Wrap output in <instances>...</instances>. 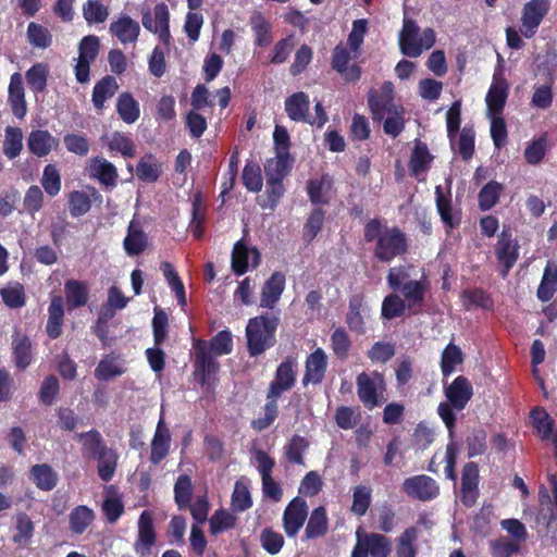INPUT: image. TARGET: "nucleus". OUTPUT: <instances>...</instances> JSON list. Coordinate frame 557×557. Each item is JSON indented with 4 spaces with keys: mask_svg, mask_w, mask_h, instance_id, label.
<instances>
[{
    "mask_svg": "<svg viewBox=\"0 0 557 557\" xmlns=\"http://www.w3.org/2000/svg\"><path fill=\"white\" fill-rule=\"evenodd\" d=\"M508 97V85L505 79L495 81L486 94L488 115H502Z\"/></svg>",
    "mask_w": 557,
    "mask_h": 557,
    "instance_id": "obj_32",
    "label": "nucleus"
},
{
    "mask_svg": "<svg viewBox=\"0 0 557 557\" xmlns=\"http://www.w3.org/2000/svg\"><path fill=\"white\" fill-rule=\"evenodd\" d=\"M23 150V132L17 126H7L4 129V139L2 151L9 159L17 158Z\"/></svg>",
    "mask_w": 557,
    "mask_h": 557,
    "instance_id": "obj_49",
    "label": "nucleus"
},
{
    "mask_svg": "<svg viewBox=\"0 0 557 557\" xmlns=\"http://www.w3.org/2000/svg\"><path fill=\"white\" fill-rule=\"evenodd\" d=\"M94 520V510L85 505H79L75 507L69 516L70 530L74 534L81 535L88 529Z\"/></svg>",
    "mask_w": 557,
    "mask_h": 557,
    "instance_id": "obj_48",
    "label": "nucleus"
},
{
    "mask_svg": "<svg viewBox=\"0 0 557 557\" xmlns=\"http://www.w3.org/2000/svg\"><path fill=\"white\" fill-rule=\"evenodd\" d=\"M119 90V84L114 76L106 75L99 79L92 89L91 101L97 111H102L107 100L111 99Z\"/></svg>",
    "mask_w": 557,
    "mask_h": 557,
    "instance_id": "obj_36",
    "label": "nucleus"
},
{
    "mask_svg": "<svg viewBox=\"0 0 557 557\" xmlns=\"http://www.w3.org/2000/svg\"><path fill=\"white\" fill-rule=\"evenodd\" d=\"M308 517L307 502L296 496L285 507L283 512V529L288 537H295L304 527Z\"/></svg>",
    "mask_w": 557,
    "mask_h": 557,
    "instance_id": "obj_13",
    "label": "nucleus"
},
{
    "mask_svg": "<svg viewBox=\"0 0 557 557\" xmlns=\"http://www.w3.org/2000/svg\"><path fill=\"white\" fill-rule=\"evenodd\" d=\"M49 69L46 63H36L25 73L28 87L34 94H41L47 88Z\"/></svg>",
    "mask_w": 557,
    "mask_h": 557,
    "instance_id": "obj_51",
    "label": "nucleus"
},
{
    "mask_svg": "<svg viewBox=\"0 0 557 557\" xmlns=\"http://www.w3.org/2000/svg\"><path fill=\"white\" fill-rule=\"evenodd\" d=\"M89 194L83 190H74L69 195V210L73 218L86 214L91 208V197L101 199V195L95 187H88Z\"/></svg>",
    "mask_w": 557,
    "mask_h": 557,
    "instance_id": "obj_35",
    "label": "nucleus"
},
{
    "mask_svg": "<svg viewBox=\"0 0 557 557\" xmlns=\"http://www.w3.org/2000/svg\"><path fill=\"white\" fill-rule=\"evenodd\" d=\"M78 437L83 441V451L98 461L99 478L104 482L112 480L117 466L115 450L104 444L101 434L97 430L81 433Z\"/></svg>",
    "mask_w": 557,
    "mask_h": 557,
    "instance_id": "obj_4",
    "label": "nucleus"
},
{
    "mask_svg": "<svg viewBox=\"0 0 557 557\" xmlns=\"http://www.w3.org/2000/svg\"><path fill=\"white\" fill-rule=\"evenodd\" d=\"M357 395L366 408L372 410L381 404L380 395L385 391L384 374L374 370L370 374L361 372L357 375Z\"/></svg>",
    "mask_w": 557,
    "mask_h": 557,
    "instance_id": "obj_7",
    "label": "nucleus"
},
{
    "mask_svg": "<svg viewBox=\"0 0 557 557\" xmlns=\"http://www.w3.org/2000/svg\"><path fill=\"white\" fill-rule=\"evenodd\" d=\"M368 104L374 120L381 121L385 113L392 111L399 106L394 103V85L392 82H384L380 91L370 89L368 95Z\"/></svg>",
    "mask_w": 557,
    "mask_h": 557,
    "instance_id": "obj_15",
    "label": "nucleus"
},
{
    "mask_svg": "<svg viewBox=\"0 0 557 557\" xmlns=\"http://www.w3.org/2000/svg\"><path fill=\"white\" fill-rule=\"evenodd\" d=\"M194 379L200 386H209L220 369V363L216 357L208 350L207 341L198 339L194 344Z\"/></svg>",
    "mask_w": 557,
    "mask_h": 557,
    "instance_id": "obj_8",
    "label": "nucleus"
},
{
    "mask_svg": "<svg viewBox=\"0 0 557 557\" xmlns=\"http://www.w3.org/2000/svg\"><path fill=\"white\" fill-rule=\"evenodd\" d=\"M12 361L18 371H25L33 362V343L30 338L18 332L12 336Z\"/></svg>",
    "mask_w": 557,
    "mask_h": 557,
    "instance_id": "obj_23",
    "label": "nucleus"
},
{
    "mask_svg": "<svg viewBox=\"0 0 557 557\" xmlns=\"http://www.w3.org/2000/svg\"><path fill=\"white\" fill-rule=\"evenodd\" d=\"M169 20V9L164 2H160L153 8V17L150 12H146L143 15L141 22L147 30L158 34L159 39L169 45L171 38Z\"/></svg>",
    "mask_w": 557,
    "mask_h": 557,
    "instance_id": "obj_18",
    "label": "nucleus"
},
{
    "mask_svg": "<svg viewBox=\"0 0 557 557\" xmlns=\"http://www.w3.org/2000/svg\"><path fill=\"white\" fill-rule=\"evenodd\" d=\"M309 441L300 435H293L284 446V454L292 463L304 465V453L309 448Z\"/></svg>",
    "mask_w": 557,
    "mask_h": 557,
    "instance_id": "obj_60",
    "label": "nucleus"
},
{
    "mask_svg": "<svg viewBox=\"0 0 557 557\" xmlns=\"http://www.w3.org/2000/svg\"><path fill=\"white\" fill-rule=\"evenodd\" d=\"M532 426L541 435L542 438H549L553 433L554 421L542 407H535L530 412Z\"/></svg>",
    "mask_w": 557,
    "mask_h": 557,
    "instance_id": "obj_61",
    "label": "nucleus"
},
{
    "mask_svg": "<svg viewBox=\"0 0 557 557\" xmlns=\"http://www.w3.org/2000/svg\"><path fill=\"white\" fill-rule=\"evenodd\" d=\"M324 220L325 212L323 209L317 207L310 212L302 228V239L307 244H310L322 231Z\"/></svg>",
    "mask_w": 557,
    "mask_h": 557,
    "instance_id": "obj_57",
    "label": "nucleus"
},
{
    "mask_svg": "<svg viewBox=\"0 0 557 557\" xmlns=\"http://www.w3.org/2000/svg\"><path fill=\"white\" fill-rule=\"evenodd\" d=\"M116 111L121 120L127 124L135 123L140 115L138 101L127 91L120 94L117 97Z\"/></svg>",
    "mask_w": 557,
    "mask_h": 557,
    "instance_id": "obj_46",
    "label": "nucleus"
},
{
    "mask_svg": "<svg viewBox=\"0 0 557 557\" xmlns=\"http://www.w3.org/2000/svg\"><path fill=\"white\" fill-rule=\"evenodd\" d=\"M418 529L409 527L396 540V557H417Z\"/></svg>",
    "mask_w": 557,
    "mask_h": 557,
    "instance_id": "obj_50",
    "label": "nucleus"
},
{
    "mask_svg": "<svg viewBox=\"0 0 557 557\" xmlns=\"http://www.w3.org/2000/svg\"><path fill=\"white\" fill-rule=\"evenodd\" d=\"M163 276L170 286L171 290L175 294L178 305L184 309L187 306L186 290L183 281L172 263L164 261L161 263Z\"/></svg>",
    "mask_w": 557,
    "mask_h": 557,
    "instance_id": "obj_47",
    "label": "nucleus"
},
{
    "mask_svg": "<svg viewBox=\"0 0 557 557\" xmlns=\"http://www.w3.org/2000/svg\"><path fill=\"white\" fill-rule=\"evenodd\" d=\"M29 479L44 492L52 491L59 481L57 471L48 463H37L29 469Z\"/></svg>",
    "mask_w": 557,
    "mask_h": 557,
    "instance_id": "obj_31",
    "label": "nucleus"
},
{
    "mask_svg": "<svg viewBox=\"0 0 557 557\" xmlns=\"http://www.w3.org/2000/svg\"><path fill=\"white\" fill-rule=\"evenodd\" d=\"M430 288V283L426 280L424 273L421 274L419 280L408 282L400 292L404 296V300L408 305V309L421 308L425 300V294Z\"/></svg>",
    "mask_w": 557,
    "mask_h": 557,
    "instance_id": "obj_27",
    "label": "nucleus"
},
{
    "mask_svg": "<svg viewBox=\"0 0 557 557\" xmlns=\"http://www.w3.org/2000/svg\"><path fill=\"white\" fill-rule=\"evenodd\" d=\"M59 145V139L47 129L32 131L27 137L29 152L38 158L48 156Z\"/></svg>",
    "mask_w": 557,
    "mask_h": 557,
    "instance_id": "obj_26",
    "label": "nucleus"
},
{
    "mask_svg": "<svg viewBox=\"0 0 557 557\" xmlns=\"http://www.w3.org/2000/svg\"><path fill=\"white\" fill-rule=\"evenodd\" d=\"M294 159L290 154L275 153L264 165L265 177L283 180L292 169Z\"/></svg>",
    "mask_w": 557,
    "mask_h": 557,
    "instance_id": "obj_53",
    "label": "nucleus"
},
{
    "mask_svg": "<svg viewBox=\"0 0 557 557\" xmlns=\"http://www.w3.org/2000/svg\"><path fill=\"white\" fill-rule=\"evenodd\" d=\"M401 488L408 497L420 502L433 500L441 492L438 483L426 474L405 479Z\"/></svg>",
    "mask_w": 557,
    "mask_h": 557,
    "instance_id": "obj_9",
    "label": "nucleus"
},
{
    "mask_svg": "<svg viewBox=\"0 0 557 557\" xmlns=\"http://www.w3.org/2000/svg\"><path fill=\"white\" fill-rule=\"evenodd\" d=\"M445 396L456 410H463L473 396L472 384L468 377L459 375L445 388Z\"/></svg>",
    "mask_w": 557,
    "mask_h": 557,
    "instance_id": "obj_22",
    "label": "nucleus"
},
{
    "mask_svg": "<svg viewBox=\"0 0 557 557\" xmlns=\"http://www.w3.org/2000/svg\"><path fill=\"white\" fill-rule=\"evenodd\" d=\"M26 36L29 45L37 49H47L52 45L51 32L36 22H30L27 26Z\"/></svg>",
    "mask_w": 557,
    "mask_h": 557,
    "instance_id": "obj_55",
    "label": "nucleus"
},
{
    "mask_svg": "<svg viewBox=\"0 0 557 557\" xmlns=\"http://www.w3.org/2000/svg\"><path fill=\"white\" fill-rule=\"evenodd\" d=\"M90 174L106 187H114L119 178L116 168L110 161L100 157L91 160Z\"/></svg>",
    "mask_w": 557,
    "mask_h": 557,
    "instance_id": "obj_40",
    "label": "nucleus"
},
{
    "mask_svg": "<svg viewBox=\"0 0 557 557\" xmlns=\"http://www.w3.org/2000/svg\"><path fill=\"white\" fill-rule=\"evenodd\" d=\"M109 30L120 42L127 45L137 41L140 26L131 16L122 15L110 24Z\"/></svg>",
    "mask_w": 557,
    "mask_h": 557,
    "instance_id": "obj_28",
    "label": "nucleus"
},
{
    "mask_svg": "<svg viewBox=\"0 0 557 557\" xmlns=\"http://www.w3.org/2000/svg\"><path fill=\"white\" fill-rule=\"evenodd\" d=\"M435 202L440 218L446 227V233L449 234L459 226L461 220L459 214L454 215L451 199L444 195L442 186L435 187Z\"/></svg>",
    "mask_w": 557,
    "mask_h": 557,
    "instance_id": "obj_33",
    "label": "nucleus"
},
{
    "mask_svg": "<svg viewBox=\"0 0 557 557\" xmlns=\"http://www.w3.org/2000/svg\"><path fill=\"white\" fill-rule=\"evenodd\" d=\"M193 482L188 474H181L174 483V502L180 510L190 507L193 496Z\"/></svg>",
    "mask_w": 557,
    "mask_h": 557,
    "instance_id": "obj_52",
    "label": "nucleus"
},
{
    "mask_svg": "<svg viewBox=\"0 0 557 557\" xmlns=\"http://www.w3.org/2000/svg\"><path fill=\"white\" fill-rule=\"evenodd\" d=\"M157 541V534L153 527L152 515L144 510L138 519V535L134 544V549L139 557H148L152 553V547Z\"/></svg>",
    "mask_w": 557,
    "mask_h": 557,
    "instance_id": "obj_19",
    "label": "nucleus"
},
{
    "mask_svg": "<svg viewBox=\"0 0 557 557\" xmlns=\"http://www.w3.org/2000/svg\"><path fill=\"white\" fill-rule=\"evenodd\" d=\"M364 302L362 294H355L349 298L348 312L346 314V324L349 330L357 334L366 333V325L361 315V309Z\"/></svg>",
    "mask_w": 557,
    "mask_h": 557,
    "instance_id": "obj_43",
    "label": "nucleus"
},
{
    "mask_svg": "<svg viewBox=\"0 0 557 557\" xmlns=\"http://www.w3.org/2000/svg\"><path fill=\"white\" fill-rule=\"evenodd\" d=\"M148 245V238L141 230L139 223L131 221L127 227V234L123 240V247L128 256H138L145 251Z\"/></svg>",
    "mask_w": 557,
    "mask_h": 557,
    "instance_id": "obj_39",
    "label": "nucleus"
},
{
    "mask_svg": "<svg viewBox=\"0 0 557 557\" xmlns=\"http://www.w3.org/2000/svg\"><path fill=\"white\" fill-rule=\"evenodd\" d=\"M8 103L13 115L18 120H24L27 114V102L25 98L23 77L18 72L13 73L10 77Z\"/></svg>",
    "mask_w": 557,
    "mask_h": 557,
    "instance_id": "obj_21",
    "label": "nucleus"
},
{
    "mask_svg": "<svg viewBox=\"0 0 557 557\" xmlns=\"http://www.w3.org/2000/svg\"><path fill=\"white\" fill-rule=\"evenodd\" d=\"M550 9L549 0H530L522 9L520 32L525 38H532Z\"/></svg>",
    "mask_w": 557,
    "mask_h": 557,
    "instance_id": "obj_11",
    "label": "nucleus"
},
{
    "mask_svg": "<svg viewBox=\"0 0 557 557\" xmlns=\"http://www.w3.org/2000/svg\"><path fill=\"white\" fill-rule=\"evenodd\" d=\"M479 466L474 461H469L463 465L461 470V487H460V502L467 507L471 508L475 505L479 495L480 483Z\"/></svg>",
    "mask_w": 557,
    "mask_h": 557,
    "instance_id": "obj_14",
    "label": "nucleus"
},
{
    "mask_svg": "<svg viewBox=\"0 0 557 557\" xmlns=\"http://www.w3.org/2000/svg\"><path fill=\"white\" fill-rule=\"evenodd\" d=\"M363 237L367 243L375 242L374 257L388 263L397 257L406 255L409 250V240L406 233L398 226L383 225L377 218L364 224Z\"/></svg>",
    "mask_w": 557,
    "mask_h": 557,
    "instance_id": "obj_1",
    "label": "nucleus"
},
{
    "mask_svg": "<svg viewBox=\"0 0 557 557\" xmlns=\"http://www.w3.org/2000/svg\"><path fill=\"white\" fill-rule=\"evenodd\" d=\"M255 461L262 480V491L265 497L280 502L283 491L280 484L272 478V470L275 466L274 459L262 449L253 451Z\"/></svg>",
    "mask_w": 557,
    "mask_h": 557,
    "instance_id": "obj_10",
    "label": "nucleus"
},
{
    "mask_svg": "<svg viewBox=\"0 0 557 557\" xmlns=\"http://www.w3.org/2000/svg\"><path fill=\"white\" fill-rule=\"evenodd\" d=\"M285 283L286 278L282 272H273L261 288L260 307L273 309L285 289Z\"/></svg>",
    "mask_w": 557,
    "mask_h": 557,
    "instance_id": "obj_25",
    "label": "nucleus"
},
{
    "mask_svg": "<svg viewBox=\"0 0 557 557\" xmlns=\"http://www.w3.org/2000/svg\"><path fill=\"white\" fill-rule=\"evenodd\" d=\"M252 44L256 48L265 49L271 46L274 39L273 24L269 16L260 11H252L249 16Z\"/></svg>",
    "mask_w": 557,
    "mask_h": 557,
    "instance_id": "obj_17",
    "label": "nucleus"
},
{
    "mask_svg": "<svg viewBox=\"0 0 557 557\" xmlns=\"http://www.w3.org/2000/svg\"><path fill=\"white\" fill-rule=\"evenodd\" d=\"M557 292V264L548 261L536 290V296L542 302L549 301Z\"/></svg>",
    "mask_w": 557,
    "mask_h": 557,
    "instance_id": "obj_44",
    "label": "nucleus"
},
{
    "mask_svg": "<svg viewBox=\"0 0 557 557\" xmlns=\"http://www.w3.org/2000/svg\"><path fill=\"white\" fill-rule=\"evenodd\" d=\"M433 159L434 157L430 153L426 144L418 140L409 159L410 175L419 178L422 173L431 168Z\"/></svg>",
    "mask_w": 557,
    "mask_h": 557,
    "instance_id": "obj_41",
    "label": "nucleus"
},
{
    "mask_svg": "<svg viewBox=\"0 0 557 557\" xmlns=\"http://www.w3.org/2000/svg\"><path fill=\"white\" fill-rule=\"evenodd\" d=\"M495 255L503 267L502 276H507L519 258V246L517 240L512 239L510 230H503L498 236L495 246Z\"/></svg>",
    "mask_w": 557,
    "mask_h": 557,
    "instance_id": "obj_16",
    "label": "nucleus"
},
{
    "mask_svg": "<svg viewBox=\"0 0 557 557\" xmlns=\"http://www.w3.org/2000/svg\"><path fill=\"white\" fill-rule=\"evenodd\" d=\"M294 366L295 361L288 357L276 368L274 380L270 383L267 394L268 401L264 405V417L251 421L253 429L262 431L270 426L277 418V399L284 392L289 391L296 382Z\"/></svg>",
    "mask_w": 557,
    "mask_h": 557,
    "instance_id": "obj_2",
    "label": "nucleus"
},
{
    "mask_svg": "<svg viewBox=\"0 0 557 557\" xmlns=\"http://www.w3.org/2000/svg\"><path fill=\"white\" fill-rule=\"evenodd\" d=\"M236 523V517L224 508L215 510V512L209 519L210 533L218 535L233 529Z\"/></svg>",
    "mask_w": 557,
    "mask_h": 557,
    "instance_id": "obj_63",
    "label": "nucleus"
},
{
    "mask_svg": "<svg viewBox=\"0 0 557 557\" xmlns=\"http://www.w3.org/2000/svg\"><path fill=\"white\" fill-rule=\"evenodd\" d=\"M331 348L339 360H346L351 348V341L344 327H337L331 335Z\"/></svg>",
    "mask_w": 557,
    "mask_h": 557,
    "instance_id": "obj_64",
    "label": "nucleus"
},
{
    "mask_svg": "<svg viewBox=\"0 0 557 557\" xmlns=\"http://www.w3.org/2000/svg\"><path fill=\"white\" fill-rule=\"evenodd\" d=\"M207 220V206L203 202L201 191H196L191 199V219L188 224V231L196 239L203 237V225Z\"/></svg>",
    "mask_w": 557,
    "mask_h": 557,
    "instance_id": "obj_37",
    "label": "nucleus"
},
{
    "mask_svg": "<svg viewBox=\"0 0 557 557\" xmlns=\"http://www.w3.org/2000/svg\"><path fill=\"white\" fill-rule=\"evenodd\" d=\"M310 100L302 91L295 92L286 98L285 111L288 117L295 122H307L313 124L309 117Z\"/></svg>",
    "mask_w": 557,
    "mask_h": 557,
    "instance_id": "obj_29",
    "label": "nucleus"
},
{
    "mask_svg": "<svg viewBox=\"0 0 557 557\" xmlns=\"http://www.w3.org/2000/svg\"><path fill=\"white\" fill-rule=\"evenodd\" d=\"M64 321V299L61 296L52 297L48 307L46 332L49 338L57 339L62 334Z\"/></svg>",
    "mask_w": 557,
    "mask_h": 557,
    "instance_id": "obj_30",
    "label": "nucleus"
},
{
    "mask_svg": "<svg viewBox=\"0 0 557 557\" xmlns=\"http://www.w3.org/2000/svg\"><path fill=\"white\" fill-rule=\"evenodd\" d=\"M170 447L171 433L163 418H160L150 445V462L154 466L159 465L169 455Z\"/></svg>",
    "mask_w": 557,
    "mask_h": 557,
    "instance_id": "obj_24",
    "label": "nucleus"
},
{
    "mask_svg": "<svg viewBox=\"0 0 557 557\" xmlns=\"http://www.w3.org/2000/svg\"><path fill=\"white\" fill-rule=\"evenodd\" d=\"M332 186L333 180L327 174L322 175L320 178L309 180L307 183V194L311 203L314 206L329 205V194Z\"/></svg>",
    "mask_w": 557,
    "mask_h": 557,
    "instance_id": "obj_38",
    "label": "nucleus"
},
{
    "mask_svg": "<svg viewBox=\"0 0 557 557\" xmlns=\"http://www.w3.org/2000/svg\"><path fill=\"white\" fill-rule=\"evenodd\" d=\"M503 189V184L496 181L485 184L478 195L479 208L482 211L492 209L498 202Z\"/></svg>",
    "mask_w": 557,
    "mask_h": 557,
    "instance_id": "obj_58",
    "label": "nucleus"
},
{
    "mask_svg": "<svg viewBox=\"0 0 557 557\" xmlns=\"http://www.w3.org/2000/svg\"><path fill=\"white\" fill-rule=\"evenodd\" d=\"M278 323V317L269 312L249 319L246 325V346L251 357L259 356L274 346Z\"/></svg>",
    "mask_w": 557,
    "mask_h": 557,
    "instance_id": "obj_3",
    "label": "nucleus"
},
{
    "mask_svg": "<svg viewBox=\"0 0 557 557\" xmlns=\"http://www.w3.org/2000/svg\"><path fill=\"white\" fill-rule=\"evenodd\" d=\"M65 300L69 310L84 307L89 299V289L85 282L67 280L64 283Z\"/></svg>",
    "mask_w": 557,
    "mask_h": 557,
    "instance_id": "obj_34",
    "label": "nucleus"
},
{
    "mask_svg": "<svg viewBox=\"0 0 557 557\" xmlns=\"http://www.w3.org/2000/svg\"><path fill=\"white\" fill-rule=\"evenodd\" d=\"M82 10L88 25L104 23L109 17V8L99 0H87Z\"/></svg>",
    "mask_w": 557,
    "mask_h": 557,
    "instance_id": "obj_62",
    "label": "nucleus"
},
{
    "mask_svg": "<svg viewBox=\"0 0 557 557\" xmlns=\"http://www.w3.org/2000/svg\"><path fill=\"white\" fill-rule=\"evenodd\" d=\"M116 359L114 352L106 355L95 369V377L98 381H108L125 373V369L116 364Z\"/></svg>",
    "mask_w": 557,
    "mask_h": 557,
    "instance_id": "obj_56",
    "label": "nucleus"
},
{
    "mask_svg": "<svg viewBox=\"0 0 557 557\" xmlns=\"http://www.w3.org/2000/svg\"><path fill=\"white\" fill-rule=\"evenodd\" d=\"M283 180L267 177V189L257 197L258 205L263 209L274 210L284 195Z\"/></svg>",
    "mask_w": 557,
    "mask_h": 557,
    "instance_id": "obj_45",
    "label": "nucleus"
},
{
    "mask_svg": "<svg viewBox=\"0 0 557 557\" xmlns=\"http://www.w3.org/2000/svg\"><path fill=\"white\" fill-rule=\"evenodd\" d=\"M392 548L393 543L389 537L376 532H366L359 527L350 557H388Z\"/></svg>",
    "mask_w": 557,
    "mask_h": 557,
    "instance_id": "obj_6",
    "label": "nucleus"
},
{
    "mask_svg": "<svg viewBox=\"0 0 557 557\" xmlns=\"http://www.w3.org/2000/svg\"><path fill=\"white\" fill-rule=\"evenodd\" d=\"M351 52L352 51L342 42L336 45L332 51L331 67L337 72L346 83H356L362 75V70L357 63L349 65Z\"/></svg>",
    "mask_w": 557,
    "mask_h": 557,
    "instance_id": "obj_12",
    "label": "nucleus"
},
{
    "mask_svg": "<svg viewBox=\"0 0 557 557\" xmlns=\"http://www.w3.org/2000/svg\"><path fill=\"white\" fill-rule=\"evenodd\" d=\"M436 41L435 30L426 27L420 33V27L413 18L405 17L398 36L400 52L409 58H418L423 51L430 50Z\"/></svg>",
    "mask_w": 557,
    "mask_h": 557,
    "instance_id": "obj_5",
    "label": "nucleus"
},
{
    "mask_svg": "<svg viewBox=\"0 0 557 557\" xmlns=\"http://www.w3.org/2000/svg\"><path fill=\"white\" fill-rule=\"evenodd\" d=\"M461 298L467 311L473 308L491 309L493 307L492 297L482 288L465 289Z\"/></svg>",
    "mask_w": 557,
    "mask_h": 557,
    "instance_id": "obj_54",
    "label": "nucleus"
},
{
    "mask_svg": "<svg viewBox=\"0 0 557 557\" xmlns=\"http://www.w3.org/2000/svg\"><path fill=\"white\" fill-rule=\"evenodd\" d=\"M487 433L483 428L473 429L466 437L467 456L474 458L483 455L487 449Z\"/></svg>",
    "mask_w": 557,
    "mask_h": 557,
    "instance_id": "obj_59",
    "label": "nucleus"
},
{
    "mask_svg": "<svg viewBox=\"0 0 557 557\" xmlns=\"http://www.w3.org/2000/svg\"><path fill=\"white\" fill-rule=\"evenodd\" d=\"M327 364L329 361L326 352L320 347L314 349L306 359L302 384H321L325 377Z\"/></svg>",
    "mask_w": 557,
    "mask_h": 557,
    "instance_id": "obj_20",
    "label": "nucleus"
},
{
    "mask_svg": "<svg viewBox=\"0 0 557 557\" xmlns=\"http://www.w3.org/2000/svg\"><path fill=\"white\" fill-rule=\"evenodd\" d=\"M329 531V519L323 506H319L311 511L305 529V537L314 540L324 536Z\"/></svg>",
    "mask_w": 557,
    "mask_h": 557,
    "instance_id": "obj_42",
    "label": "nucleus"
}]
</instances>
